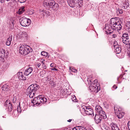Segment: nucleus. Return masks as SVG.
I'll return each instance as SVG.
<instances>
[{
	"mask_svg": "<svg viewBox=\"0 0 130 130\" xmlns=\"http://www.w3.org/2000/svg\"><path fill=\"white\" fill-rule=\"evenodd\" d=\"M110 22L109 26H106L105 29V32L107 34H109L112 32L114 30L117 31L120 30L122 26L121 25L122 22L120 21L117 22V21L113 18L110 19Z\"/></svg>",
	"mask_w": 130,
	"mask_h": 130,
	"instance_id": "nucleus-1",
	"label": "nucleus"
},
{
	"mask_svg": "<svg viewBox=\"0 0 130 130\" xmlns=\"http://www.w3.org/2000/svg\"><path fill=\"white\" fill-rule=\"evenodd\" d=\"M39 87V86L36 84H32L28 88L26 93L27 95L29 94V97L32 98L35 95Z\"/></svg>",
	"mask_w": 130,
	"mask_h": 130,
	"instance_id": "nucleus-2",
	"label": "nucleus"
},
{
	"mask_svg": "<svg viewBox=\"0 0 130 130\" xmlns=\"http://www.w3.org/2000/svg\"><path fill=\"white\" fill-rule=\"evenodd\" d=\"M29 46L26 45H22L20 47L19 52L20 54L24 55H26L31 52Z\"/></svg>",
	"mask_w": 130,
	"mask_h": 130,
	"instance_id": "nucleus-3",
	"label": "nucleus"
},
{
	"mask_svg": "<svg viewBox=\"0 0 130 130\" xmlns=\"http://www.w3.org/2000/svg\"><path fill=\"white\" fill-rule=\"evenodd\" d=\"M47 101V99L44 97H41V96H39L38 97L34 98L31 102L34 104L40 105L41 103H45Z\"/></svg>",
	"mask_w": 130,
	"mask_h": 130,
	"instance_id": "nucleus-4",
	"label": "nucleus"
},
{
	"mask_svg": "<svg viewBox=\"0 0 130 130\" xmlns=\"http://www.w3.org/2000/svg\"><path fill=\"white\" fill-rule=\"evenodd\" d=\"M82 113L88 115L93 116V110L89 106H83L80 110Z\"/></svg>",
	"mask_w": 130,
	"mask_h": 130,
	"instance_id": "nucleus-5",
	"label": "nucleus"
},
{
	"mask_svg": "<svg viewBox=\"0 0 130 130\" xmlns=\"http://www.w3.org/2000/svg\"><path fill=\"white\" fill-rule=\"evenodd\" d=\"M21 24L23 26H28L31 23V20L25 17L21 18L20 20Z\"/></svg>",
	"mask_w": 130,
	"mask_h": 130,
	"instance_id": "nucleus-6",
	"label": "nucleus"
},
{
	"mask_svg": "<svg viewBox=\"0 0 130 130\" xmlns=\"http://www.w3.org/2000/svg\"><path fill=\"white\" fill-rule=\"evenodd\" d=\"M114 109L115 114L118 118L120 119L122 118L124 115L122 112H121V108L119 106H115L114 107Z\"/></svg>",
	"mask_w": 130,
	"mask_h": 130,
	"instance_id": "nucleus-7",
	"label": "nucleus"
},
{
	"mask_svg": "<svg viewBox=\"0 0 130 130\" xmlns=\"http://www.w3.org/2000/svg\"><path fill=\"white\" fill-rule=\"evenodd\" d=\"M4 106L6 107V109L9 112L11 111L12 109V107L10 102H9L7 100L4 104Z\"/></svg>",
	"mask_w": 130,
	"mask_h": 130,
	"instance_id": "nucleus-8",
	"label": "nucleus"
},
{
	"mask_svg": "<svg viewBox=\"0 0 130 130\" xmlns=\"http://www.w3.org/2000/svg\"><path fill=\"white\" fill-rule=\"evenodd\" d=\"M89 88L91 91H95L96 92H98L99 90L98 89L99 88L98 86H97L96 84L95 83L93 84V85L92 84V85L89 87Z\"/></svg>",
	"mask_w": 130,
	"mask_h": 130,
	"instance_id": "nucleus-9",
	"label": "nucleus"
},
{
	"mask_svg": "<svg viewBox=\"0 0 130 130\" xmlns=\"http://www.w3.org/2000/svg\"><path fill=\"white\" fill-rule=\"evenodd\" d=\"M102 118L99 115L96 114L95 116L94 120L95 122L97 124H98L101 122Z\"/></svg>",
	"mask_w": 130,
	"mask_h": 130,
	"instance_id": "nucleus-10",
	"label": "nucleus"
},
{
	"mask_svg": "<svg viewBox=\"0 0 130 130\" xmlns=\"http://www.w3.org/2000/svg\"><path fill=\"white\" fill-rule=\"evenodd\" d=\"M21 36H20V38L22 40H25L28 37V34L25 31L22 32Z\"/></svg>",
	"mask_w": 130,
	"mask_h": 130,
	"instance_id": "nucleus-11",
	"label": "nucleus"
},
{
	"mask_svg": "<svg viewBox=\"0 0 130 130\" xmlns=\"http://www.w3.org/2000/svg\"><path fill=\"white\" fill-rule=\"evenodd\" d=\"M5 51L4 49L1 48L0 49V58L3 59L5 57Z\"/></svg>",
	"mask_w": 130,
	"mask_h": 130,
	"instance_id": "nucleus-12",
	"label": "nucleus"
},
{
	"mask_svg": "<svg viewBox=\"0 0 130 130\" xmlns=\"http://www.w3.org/2000/svg\"><path fill=\"white\" fill-rule=\"evenodd\" d=\"M32 71V68L31 67H29L26 70L24 73V74L27 76L31 73Z\"/></svg>",
	"mask_w": 130,
	"mask_h": 130,
	"instance_id": "nucleus-13",
	"label": "nucleus"
},
{
	"mask_svg": "<svg viewBox=\"0 0 130 130\" xmlns=\"http://www.w3.org/2000/svg\"><path fill=\"white\" fill-rule=\"evenodd\" d=\"M72 3L73 4H72L71 3H70L69 4V5L72 7H74V5L75 4H78L79 5V2H80V1L81 0H72Z\"/></svg>",
	"mask_w": 130,
	"mask_h": 130,
	"instance_id": "nucleus-14",
	"label": "nucleus"
},
{
	"mask_svg": "<svg viewBox=\"0 0 130 130\" xmlns=\"http://www.w3.org/2000/svg\"><path fill=\"white\" fill-rule=\"evenodd\" d=\"M95 110L97 113L99 114L103 111L102 108L100 105H97L96 106Z\"/></svg>",
	"mask_w": 130,
	"mask_h": 130,
	"instance_id": "nucleus-15",
	"label": "nucleus"
},
{
	"mask_svg": "<svg viewBox=\"0 0 130 130\" xmlns=\"http://www.w3.org/2000/svg\"><path fill=\"white\" fill-rule=\"evenodd\" d=\"M55 2L54 1L50 0L48 1L47 4L48 8H52Z\"/></svg>",
	"mask_w": 130,
	"mask_h": 130,
	"instance_id": "nucleus-16",
	"label": "nucleus"
},
{
	"mask_svg": "<svg viewBox=\"0 0 130 130\" xmlns=\"http://www.w3.org/2000/svg\"><path fill=\"white\" fill-rule=\"evenodd\" d=\"M9 87L6 84L3 85L2 87V90L5 91H9Z\"/></svg>",
	"mask_w": 130,
	"mask_h": 130,
	"instance_id": "nucleus-17",
	"label": "nucleus"
},
{
	"mask_svg": "<svg viewBox=\"0 0 130 130\" xmlns=\"http://www.w3.org/2000/svg\"><path fill=\"white\" fill-rule=\"evenodd\" d=\"M12 36H9L7 40V41L6 42V44L7 45L9 46L11 43V41H12Z\"/></svg>",
	"mask_w": 130,
	"mask_h": 130,
	"instance_id": "nucleus-18",
	"label": "nucleus"
},
{
	"mask_svg": "<svg viewBox=\"0 0 130 130\" xmlns=\"http://www.w3.org/2000/svg\"><path fill=\"white\" fill-rule=\"evenodd\" d=\"M129 2L127 1H125L123 3V6L125 9H126L129 6Z\"/></svg>",
	"mask_w": 130,
	"mask_h": 130,
	"instance_id": "nucleus-19",
	"label": "nucleus"
},
{
	"mask_svg": "<svg viewBox=\"0 0 130 130\" xmlns=\"http://www.w3.org/2000/svg\"><path fill=\"white\" fill-rule=\"evenodd\" d=\"M111 126L112 130H120L117 125L115 124H111Z\"/></svg>",
	"mask_w": 130,
	"mask_h": 130,
	"instance_id": "nucleus-20",
	"label": "nucleus"
},
{
	"mask_svg": "<svg viewBox=\"0 0 130 130\" xmlns=\"http://www.w3.org/2000/svg\"><path fill=\"white\" fill-rule=\"evenodd\" d=\"M99 116H100V117L102 118L105 119L107 118V116L105 112L102 111L99 114Z\"/></svg>",
	"mask_w": 130,
	"mask_h": 130,
	"instance_id": "nucleus-21",
	"label": "nucleus"
},
{
	"mask_svg": "<svg viewBox=\"0 0 130 130\" xmlns=\"http://www.w3.org/2000/svg\"><path fill=\"white\" fill-rule=\"evenodd\" d=\"M121 39H129L128 35L126 33L123 34L122 36Z\"/></svg>",
	"mask_w": 130,
	"mask_h": 130,
	"instance_id": "nucleus-22",
	"label": "nucleus"
},
{
	"mask_svg": "<svg viewBox=\"0 0 130 130\" xmlns=\"http://www.w3.org/2000/svg\"><path fill=\"white\" fill-rule=\"evenodd\" d=\"M53 5V6L52 8H53L54 9L57 10L58 9L59 7V5L58 4L55 3V2L54 4Z\"/></svg>",
	"mask_w": 130,
	"mask_h": 130,
	"instance_id": "nucleus-23",
	"label": "nucleus"
},
{
	"mask_svg": "<svg viewBox=\"0 0 130 130\" xmlns=\"http://www.w3.org/2000/svg\"><path fill=\"white\" fill-rule=\"evenodd\" d=\"M41 54L42 55L44 56L45 57H48L49 56L48 55V53L45 51H42L41 52Z\"/></svg>",
	"mask_w": 130,
	"mask_h": 130,
	"instance_id": "nucleus-24",
	"label": "nucleus"
},
{
	"mask_svg": "<svg viewBox=\"0 0 130 130\" xmlns=\"http://www.w3.org/2000/svg\"><path fill=\"white\" fill-rule=\"evenodd\" d=\"M121 48L119 47L115 49V52L117 54H119L121 52Z\"/></svg>",
	"mask_w": 130,
	"mask_h": 130,
	"instance_id": "nucleus-25",
	"label": "nucleus"
},
{
	"mask_svg": "<svg viewBox=\"0 0 130 130\" xmlns=\"http://www.w3.org/2000/svg\"><path fill=\"white\" fill-rule=\"evenodd\" d=\"M77 130H86L85 128L82 126H78L77 129Z\"/></svg>",
	"mask_w": 130,
	"mask_h": 130,
	"instance_id": "nucleus-26",
	"label": "nucleus"
},
{
	"mask_svg": "<svg viewBox=\"0 0 130 130\" xmlns=\"http://www.w3.org/2000/svg\"><path fill=\"white\" fill-rule=\"evenodd\" d=\"M19 79L21 80H25L26 79V78L22 75L21 76H20L19 77Z\"/></svg>",
	"mask_w": 130,
	"mask_h": 130,
	"instance_id": "nucleus-27",
	"label": "nucleus"
},
{
	"mask_svg": "<svg viewBox=\"0 0 130 130\" xmlns=\"http://www.w3.org/2000/svg\"><path fill=\"white\" fill-rule=\"evenodd\" d=\"M121 40L123 42L125 43L126 44H127V40L128 39H121Z\"/></svg>",
	"mask_w": 130,
	"mask_h": 130,
	"instance_id": "nucleus-28",
	"label": "nucleus"
},
{
	"mask_svg": "<svg viewBox=\"0 0 130 130\" xmlns=\"http://www.w3.org/2000/svg\"><path fill=\"white\" fill-rule=\"evenodd\" d=\"M19 83H15L14 84V88L15 89H16L19 86Z\"/></svg>",
	"mask_w": 130,
	"mask_h": 130,
	"instance_id": "nucleus-29",
	"label": "nucleus"
},
{
	"mask_svg": "<svg viewBox=\"0 0 130 130\" xmlns=\"http://www.w3.org/2000/svg\"><path fill=\"white\" fill-rule=\"evenodd\" d=\"M17 111H18V112H19L20 113H21L22 111L20 106L19 105L17 107Z\"/></svg>",
	"mask_w": 130,
	"mask_h": 130,
	"instance_id": "nucleus-30",
	"label": "nucleus"
},
{
	"mask_svg": "<svg viewBox=\"0 0 130 130\" xmlns=\"http://www.w3.org/2000/svg\"><path fill=\"white\" fill-rule=\"evenodd\" d=\"M17 111L15 110L13 111L12 113V115L14 116H16L17 115Z\"/></svg>",
	"mask_w": 130,
	"mask_h": 130,
	"instance_id": "nucleus-31",
	"label": "nucleus"
},
{
	"mask_svg": "<svg viewBox=\"0 0 130 130\" xmlns=\"http://www.w3.org/2000/svg\"><path fill=\"white\" fill-rule=\"evenodd\" d=\"M45 71H42L40 72V76L41 77H43V75L44 74Z\"/></svg>",
	"mask_w": 130,
	"mask_h": 130,
	"instance_id": "nucleus-32",
	"label": "nucleus"
},
{
	"mask_svg": "<svg viewBox=\"0 0 130 130\" xmlns=\"http://www.w3.org/2000/svg\"><path fill=\"white\" fill-rule=\"evenodd\" d=\"M17 100V98L16 97L14 96L12 99V101L13 103H15V102Z\"/></svg>",
	"mask_w": 130,
	"mask_h": 130,
	"instance_id": "nucleus-33",
	"label": "nucleus"
},
{
	"mask_svg": "<svg viewBox=\"0 0 130 130\" xmlns=\"http://www.w3.org/2000/svg\"><path fill=\"white\" fill-rule=\"evenodd\" d=\"M73 97L72 99V100L74 102H76L77 99H76V98L75 96L74 95H73Z\"/></svg>",
	"mask_w": 130,
	"mask_h": 130,
	"instance_id": "nucleus-34",
	"label": "nucleus"
},
{
	"mask_svg": "<svg viewBox=\"0 0 130 130\" xmlns=\"http://www.w3.org/2000/svg\"><path fill=\"white\" fill-rule=\"evenodd\" d=\"M126 27L128 28V29L130 28V22H127L126 25Z\"/></svg>",
	"mask_w": 130,
	"mask_h": 130,
	"instance_id": "nucleus-35",
	"label": "nucleus"
},
{
	"mask_svg": "<svg viewBox=\"0 0 130 130\" xmlns=\"http://www.w3.org/2000/svg\"><path fill=\"white\" fill-rule=\"evenodd\" d=\"M70 69L72 71V72H77V70L76 69H73V68H70Z\"/></svg>",
	"mask_w": 130,
	"mask_h": 130,
	"instance_id": "nucleus-36",
	"label": "nucleus"
},
{
	"mask_svg": "<svg viewBox=\"0 0 130 130\" xmlns=\"http://www.w3.org/2000/svg\"><path fill=\"white\" fill-rule=\"evenodd\" d=\"M22 10L20 8L19 9L18 13H19V14H21L24 12H22Z\"/></svg>",
	"mask_w": 130,
	"mask_h": 130,
	"instance_id": "nucleus-37",
	"label": "nucleus"
},
{
	"mask_svg": "<svg viewBox=\"0 0 130 130\" xmlns=\"http://www.w3.org/2000/svg\"><path fill=\"white\" fill-rule=\"evenodd\" d=\"M22 75V72H19V73L18 74V77L19 78V77L20 76H21Z\"/></svg>",
	"mask_w": 130,
	"mask_h": 130,
	"instance_id": "nucleus-38",
	"label": "nucleus"
},
{
	"mask_svg": "<svg viewBox=\"0 0 130 130\" xmlns=\"http://www.w3.org/2000/svg\"><path fill=\"white\" fill-rule=\"evenodd\" d=\"M46 15L49 16L50 15V13L48 11L46 10Z\"/></svg>",
	"mask_w": 130,
	"mask_h": 130,
	"instance_id": "nucleus-39",
	"label": "nucleus"
},
{
	"mask_svg": "<svg viewBox=\"0 0 130 130\" xmlns=\"http://www.w3.org/2000/svg\"><path fill=\"white\" fill-rule=\"evenodd\" d=\"M48 2H44L43 3V5L44 6H47Z\"/></svg>",
	"mask_w": 130,
	"mask_h": 130,
	"instance_id": "nucleus-40",
	"label": "nucleus"
},
{
	"mask_svg": "<svg viewBox=\"0 0 130 130\" xmlns=\"http://www.w3.org/2000/svg\"><path fill=\"white\" fill-rule=\"evenodd\" d=\"M128 51L129 52L128 53L129 56L130 57V43L129 44V47L128 49Z\"/></svg>",
	"mask_w": 130,
	"mask_h": 130,
	"instance_id": "nucleus-41",
	"label": "nucleus"
},
{
	"mask_svg": "<svg viewBox=\"0 0 130 130\" xmlns=\"http://www.w3.org/2000/svg\"><path fill=\"white\" fill-rule=\"evenodd\" d=\"M26 0H19V2L21 3H24L25 2Z\"/></svg>",
	"mask_w": 130,
	"mask_h": 130,
	"instance_id": "nucleus-42",
	"label": "nucleus"
},
{
	"mask_svg": "<svg viewBox=\"0 0 130 130\" xmlns=\"http://www.w3.org/2000/svg\"><path fill=\"white\" fill-rule=\"evenodd\" d=\"M118 44V42L117 41H115L113 44V46L114 47L116 45Z\"/></svg>",
	"mask_w": 130,
	"mask_h": 130,
	"instance_id": "nucleus-43",
	"label": "nucleus"
},
{
	"mask_svg": "<svg viewBox=\"0 0 130 130\" xmlns=\"http://www.w3.org/2000/svg\"><path fill=\"white\" fill-rule=\"evenodd\" d=\"M25 7L24 6H22L21 7L20 9H21L22 10V12H24L25 11V9H24Z\"/></svg>",
	"mask_w": 130,
	"mask_h": 130,
	"instance_id": "nucleus-44",
	"label": "nucleus"
},
{
	"mask_svg": "<svg viewBox=\"0 0 130 130\" xmlns=\"http://www.w3.org/2000/svg\"><path fill=\"white\" fill-rule=\"evenodd\" d=\"M44 63H45L42 64V67L44 69H46V66Z\"/></svg>",
	"mask_w": 130,
	"mask_h": 130,
	"instance_id": "nucleus-45",
	"label": "nucleus"
},
{
	"mask_svg": "<svg viewBox=\"0 0 130 130\" xmlns=\"http://www.w3.org/2000/svg\"><path fill=\"white\" fill-rule=\"evenodd\" d=\"M45 61V60L44 59H41V61L42 63V64L45 63L44 62Z\"/></svg>",
	"mask_w": 130,
	"mask_h": 130,
	"instance_id": "nucleus-46",
	"label": "nucleus"
},
{
	"mask_svg": "<svg viewBox=\"0 0 130 130\" xmlns=\"http://www.w3.org/2000/svg\"><path fill=\"white\" fill-rule=\"evenodd\" d=\"M51 70H55V71H58V69H56L55 68H52V69Z\"/></svg>",
	"mask_w": 130,
	"mask_h": 130,
	"instance_id": "nucleus-47",
	"label": "nucleus"
},
{
	"mask_svg": "<svg viewBox=\"0 0 130 130\" xmlns=\"http://www.w3.org/2000/svg\"><path fill=\"white\" fill-rule=\"evenodd\" d=\"M114 47V48L115 49H116L117 48L119 47V45L118 44V45H116Z\"/></svg>",
	"mask_w": 130,
	"mask_h": 130,
	"instance_id": "nucleus-48",
	"label": "nucleus"
},
{
	"mask_svg": "<svg viewBox=\"0 0 130 130\" xmlns=\"http://www.w3.org/2000/svg\"><path fill=\"white\" fill-rule=\"evenodd\" d=\"M128 128H130V122L129 121L128 123Z\"/></svg>",
	"mask_w": 130,
	"mask_h": 130,
	"instance_id": "nucleus-49",
	"label": "nucleus"
},
{
	"mask_svg": "<svg viewBox=\"0 0 130 130\" xmlns=\"http://www.w3.org/2000/svg\"><path fill=\"white\" fill-rule=\"evenodd\" d=\"M43 16L46 15V10H43Z\"/></svg>",
	"mask_w": 130,
	"mask_h": 130,
	"instance_id": "nucleus-50",
	"label": "nucleus"
},
{
	"mask_svg": "<svg viewBox=\"0 0 130 130\" xmlns=\"http://www.w3.org/2000/svg\"><path fill=\"white\" fill-rule=\"evenodd\" d=\"M117 87L115 85H114L113 86V88L116 89L117 88Z\"/></svg>",
	"mask_w": 130,
	"mask_h": 130,
	"instance_id": "nucleus-51",
	"label": "nucleus"
},
{
	"mask_svg": "<svg viewBox=\"0 0 130 130\" xmlns=\"http://www.w3.org/2000/svg\"><path fill=\"white\" fill-rule=\"evenodd\" d=\"M40 65H41V64L40 63H39L38 64H37V65L36 67L39 68V67L40 66Z\"/></svg>",
	"mask_w": 130,
	"mask_h": 130,
	"instance_id": "nucleus-52",
	"label": "nucleus"
},
{
	"mask_svg": "<svg viewBox=\"0 0 130 130\" xmlns=\"http://www.w3.org/2000/svg\"><path fill=\"white\" fill-rule=\"evenodd\" d=\"M40 14H41L43 16V10L42 11H41L40 12Z\"/></svg>",
	"mask_w": 130,
	"mask_h": 130,
	"instance_id": "nucleus-53",
	"label": "nucleus"
},
{
	"mask_svg": "<svg viewBox=\"0 0 130 130\" xmlns=\"http://www.w3.org/2000/svg\"><path fill=\"white\" fill-rule=\"evenodd\" d=\"M112 37L113 38H115L116 37V35H112Z\"/></svg>",
	"mask_w": 130,
	"mask_h": 130,
	"instance_id": "nucleus-54",
	"label": "nucleus"
},
{
	"mask_svg": "<svg viewBox=\"0 0 130 130\" xmlns=\"http://www.w3.org/2000/svg\"><path fill=\"white\" fill-rule=\"evenodd\" d=\"M50 83L51 84H54V82L53 81H51L50 82Z\"/></svg>",
	"mask_w": 130,
	"mask_h": 130,
	"instance_id": "nucleus-55",
	"label": "nucleus"
},
{
	"mask_svg": "<svg viewBox=\"0 0 130 130\" xmlns=\"http://www.w3.org/2000/svg\"><path fill=\"white\" fill-rule=\"evenodd\" d=\"M72 120V119H70L68 120H67V121L69 122H70Z\"/></svg>",
	"mask_w": 130,
	"mask_h": 130,
	"instance_id": "nucleus-56",
	"label": "nucleus"
},
{
	"mask_svg": "<svg viewBox=\"0 0 130 130\" xmlns=\"http://www.w3.org/2000/svg\"><path fill=\"white\" fill-rule=\"evenodd\" d=\"M54 63H52L50 64V66L51 67H53V66Z\"/></svg>",
	"mask_w": 130,
	"mask_h": 130,
	"instance_id": "nucleus-57",
	"label": "nucleus"
},
{
	"mask_svg": "<svg viewBox=\"0 0 130 130\" xmlns=\"http://www.w3.org/2000/svg\"><path fill=\"white\" fill-rule=\"evenodd\" d=\"M124 74L123 75H121L120 76V77H121V78H122V77H123V76H124Z\"/></svg>",
	"mask_w": 130,
	"mask_h": 130,
	"instance_id": "nucleus-58",
	"label": "nucleus"
},
{
	"mask_svg": "<svg viewBox=\"0 0 130 130\" xmlns=\"http://www.w3.org/2000/svg\"><path fill=\"white\" fill-rule=\"evenodd\" d=\"M72 130H77V128H75V127H74V128H73V129Z\"/></svg>",
	"mask_w": 130,
	"mask_h": 130,
	"instance_id": "nucleus-59",
	"label": "nucleus"
},
{
	"mask_svg": "<svg viewBox=\"0 0 130 130\" xmlns=\"http://www.w3.org/2000/svg\"><path fill=\"white\" fill-rule=\"evenodd\" d=\"M11 22L12 24L13 25L14 22L13 21H11Z\"/></svg>",
	"mask_w": 130,
	"mask_h": 130,
	"instance_id": "nucleus-60",
	"label": "nucleus"
},
{
	"mask_svg": "<svg viewBox=\"0 0 130 130\" xmlns=\"http://www.w3.org/2000/svg\"><path fill=\"white\" fill-rule=\"evenodd\" d=\"M122 11H120V12H119L120 13H122Z\"/></svg>",
	"mask_w": 130,
	"mask_h": 130,
	"instance_id": "nucleus-61",
	"label": "nucleus"
},
{
	"mask_svg": "<svg viewBox=\"0 0 130 130\" xmlns=\"http://www.w3.org/2000/svg\"><path fill=\"white\" fill-rule=\"evenodd\" d=\"M128 29V31L129 32V33H130V28H129Z\"/></svg>",
	"mask_w": 130,
	"mask_h": 130,
	"instance_id": "nucleus-62",
	"label": "nucleus"
},
{
	"mask_svg": "<svg viewBox=\"0 0 130 130\" xmlns=\"http://www.w3.org/2000/svg\"><path fill=\"white\" fill-rule=\"evenodd\" d=\"M94 82H96V80H95L94 81Z\"/></svg>",
	"mask_w": 130,
	"mask_h": 130,
	"instance_id": "nucleus-63",
	"label": "nucleus"
},
{
	"mask_svg": "<svg viewBox=\"0 0 130 130\" xmlns=\"http://www.w3.org/2000/svg\"><path fill=\"white\" fill-rule=\"evenodd\" d=\"M129 130H130V128H129Z\"/></svg>",
	"mask_w": 130,
	"mask_h": 130,
	"instance_id": "nucleus-64",
	"label": "nucleus"
}]
</instances>
